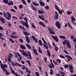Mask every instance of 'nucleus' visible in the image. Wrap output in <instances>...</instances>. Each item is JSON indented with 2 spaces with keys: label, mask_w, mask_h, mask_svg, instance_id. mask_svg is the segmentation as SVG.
<instances>
[{
  "label": "nucleus",
  "mask_w": 76,
  "mask_h": 76,
  "mask_svg": "<svg viewBox=\"0 0 76 76\" xmlns=\"http://www.w3.org/2000/svg\"><path fill=\"white\" fill-rule=\"evenodd\" d=\"M13 54H14V55L15 56V58H18V53L16 52H13Z\"/></svg>",
  "instance_id": "39"
},
{
  "label": "nucleus",
  "mask_w": 76,
  "mask_h": 76,
  "mask_svg": "<svg viewBox=\"0 0 76 76\" xmlns=\"http://www.w3.org/2000/svg\"><path fill=\"white\" fill-rule=\"evenodd\" d=\"M47 53H48V56H49L50 57L51 56V53H50V52L48 50H47Z\"/></svg>",
  "instance_id": "33"
},
{
  "label": "nucleus",
  "mask_w": 76,
  "mask_h": 76,
  "mask_svg": "<svg viewBox=\"0 0 76 76\" xmlns=\"http://www.w3.org/2000/svg\"><path fill=\"white\" fill-rule=\"evenodd\" d=\"M7 25L9 27H11V26H12V24L10 23V22H8Z\"/></svg>",
  "instance_id": "54"
},
{
  "label": "nucleus",
  "mask_w": 76,
  "mask_h": 76,
  "mask_svg": "<svg viewBox=\"0 0 76 76\" xmlns=\"http://www.w3.org/2000/svg\"><path fill=\"white\" fill-rule=\"evenodd\" d=\"M22 2L23 4H25V5H26V3L25 0H22Z\"/></svg>",
  "instance_id": "43"
},
{
  "label": "nucleus",
  "mask_w": 76,
  "mask_h": 76,
  "mask_svg": "<svg viewBox=\"0 0 76 76\" xmlns=\"http://www.w3.org/2000/svg\"><path fill=\"white\" fill-rule=\"evenodd\" d=\"M25 38L26 39V41L27 43H28V44H29V43H30V39H29V37L28 36H26Z\"/></svg>",
  "instance_id": "12"
},
{
  "label": "nucleus",
  "mask_w": 76,
  "mask_h": 76,
  "mask_svg": "<svg viewBox=\"0 0 76 76\" xmlns=\"http://www.w3.org/2000/svg\"><path fill=\"white\" fill-rule=\"evenodd\" d=\"M2 69L4 72H5V73H6V72L7 71V69H6L5 68H2Z\"/></svg>",
  "instance_id": "53"
},
{
  "label": "nucleus",
  "mask_w": 76,
  "mask_h": 76,
  "mask_svg": "<svg viewBox=\"0 0 76 76\" xmlns=\"http://www.w3.org/2000/svg\"><path fill=\"white\" fill-rule=\"evenodd\" d=\"M50 75H53L54 74V73H53V70L50 69Z\"/></svg>",
  "instance_id": "51"
},
{
  "label": "nucleus",
  "mask_w": 76,
  "mask_h": 76,
  "mask_svg": "<svg viewBox=\"0 0 76 76\" xmlns=\"http://www.w3.org/2000/svg\"><path fill=\"white\" fill-rule=\"evenodd\" d=\"M31 38L33 39L36 43H37V42H38V40H37L36 38H35V37L34 36H32Z\"/></svg>",
  "instance_id": "17"
},
{
  "label": "nucleus",
  "mask_w": 76,
  "mask_h": 76,
  "mask_svg": "<svg viewBox=\"0 0 76 76\" xmlns=\"http://www.w3.org/2000/svg\"><path fill=\"white\" fill-rule=\"evenodd\" d=\"M45 9H46L47 10H49L50 7L48 6H46L45 7Z\"/></svg>",
  "instance_id": "57"
},
{
  "label": "nucleus",
  "mask_w": 76,
  "mask_h": 76,
  "mask_svg": "<svg viewBox=\"0 0 76 76\" xmlns=\"http://www.w3.org/2000/svg\"><path fill=\"white\" fill-rule=\"evenodd\" d=\"M19 41L21 43H23V40L22 39H19Z\"/></svg>",
  "instance_id": "52"
},
{
  "label": "nucleus",
  "mask_w": 76,
  "mask_h": 76,
  "mask_svg": "<svg viewBox=\"0 0 76 76\" xmlns=\"http://www.w3.org/2000/svg\"><path fill=\"white\" fill-rule=\"evenodd\" d=\"M20 48L23 50H26V47L22 45H20Z\"/></svg>",
  "instance_id": "23"
},
{
  "label": "nucleus",
  "mask_w": 76,
  "mask_h": 76,
  "mask_svg": "<svg viewBox=\"0 0 76 76\" xmlns=\"http://www.w3.org/2000/svg\"><path fill=\"white\" fill-rule=\"evenodd\" d=\"M39 45H40L41 46H43V44L42 43V41L41 39H40L39 40Z\"/></svg>",
  "instance_id": "24"
},
{
  "label": "nucleus",
  "mask_w": 76,
  "mask_h": 76,
  "mask_svg": "<svg viewBox=\"0 0 76 76\" xmlns=\"http://www.w3.org/2000/svg\"><path fill=\"white\" fill-rule=\"evenodd\" d=\"M5 74L6 75H10V72H9L8 71H7L5 72Z\"/></svg>",
  "instance_id": "38"
},
{
  "label": "nucleus",
  "mask_w": 76,
  "mask_h": 76,
  "mask_svg": "<svg viewBox=\"0 0 76 76\" xmlns=\"http://www.w3.org/2000/svg\"><path fill=\"white\" fill-rule=\"evenodd\" d=\"M3 16H4L5 18H6L7 17V14H6L5 12H3Z\"/></svg>",
  "instance_id": "40"
},
{
  "label": "nucleus",
  "mask_w": 76,
  "mask_h": 76,
  "mask_svg": "<svg viewBox=\"0 0 76 76\" xmlns=\"http://www.w3.org/2000/svg\"><path fill=\"white\" fill-rule=\"evenodd\" d=\"M55 18L56 19H58V16L59 15H58V12H57L55 11Z\"/></svg>",
  "instance_id": "21"
},
{
  "label": "nucleus",
  "mask_w": 76,
  "mask_h": 76,
  "mask_svg": "<svg viewBox=\"0 0 76 76\" xmlns=\"http://www.w3.org/2000/svg\"><path fill=\"white\" fill-rule=\"evenodd\" d=\"M31 26L32 28H34V29H35L36 28V27H35V26L34 25V23H31Z\"/></svg>",
  "instance_id": "42"
},
{
  "label": "nucleus",
  "mask_w": 76,
  "mask_h": 76,
  "mask_svg": "<svg viewBox=\"0 0 76 76\" xmlns=\"http://www.w3.org/2000/svg\"><path fill=\"white\" fill-rule=\"evenodd\" d=\"M0 20L3 23H5V21L4 20V18L1 16H0Z\"/></svg>",
  "instance_id": "14"
},
{
  "label": "nucleus",
  "mask_w": 76,
  "mask_h": 76,
  "mask_svg": "<svg viewBox=\"0 0 76 76\" xmlns=\"http://www.w3.org/2000/svg\"><path fill=\"white\" fill-rule=\"evenodd\" d=\"M31 6L33 10H34V12H36L37 11V9L32 4H31Z\"/></svg>",
  "instance_id": "19"
},
{
  "label": "nucleus",
  "mask_w": 76,
  "mask_h": 76,
  "mask_svg": "<svg viewBox=\"0 0 76 76\" xmlns=\"http://www.w3.org/2000/svg\"><path fill=\"white\" fill-rule=\"evenodd\" d=\"M39 24L40 25H42L43 26V27H45V24H44V23H43V22H42L40 21L39 22Z\"/></svg>",
  "instance_id": "28"
},
{
  "label": "nucleus",
  "mask_w": 76,
  "mask_h": 76,
  "mask_svg": "<svg viewBox=\"0 0 76 76\" xmlns=\"http://www.w3.org/2000/svg\"><path fill=\"white\" fill-rule=\"evenodd\" d=\"M19 51L22 53V55H23V56H25V57H28V53H26V52H25L24 50H19Z\"/></svg>",
  "instance_id": "3"
},
{
  "label": "nucleus",
  "mask_w": 76,
  "mask_h": 76,
  "mask_svg": "<svg viewBox=\"0 0 76 76\" xmlns=\"http://www.w3.org/2000/svg\"><path fill=\"white\" fill-rule=\"evenodd\" d=\"M47 45V42H46V43H45L43 44V46H44V48H45V49H48V46L47 45Z\"/></svg>",
  "instance_id": "20"
},
{
  "label": "nucleus",
  "mask_w": 76,
  "mask_h": 76,
  "mask_svg": "<svg viewBox=\"0 0 76 76\" xmlns=\"http://www.w3.org/2000/svg\"><path fill=\"white\" fill-rule=\"evenodd\" d=\"M10 10L11 11H12L13 12H16V11L14 9H11Z\"/></svg>",
  "instance_id": "63"
},
{
  "label": "nucleus",
  "mask_w": 76,
  "mask_h": 76,
  "mask_svg": "<svg viewBox=\"0 0 76 76\" xmlns=\"http://www.w3.org/2000/svg\"><path fill=\"white\" fill-rule=\"evenodd\" d=\"M26 61L27 63H28V64L30 66H31V62H30V61H29L27 60Z\"/></svg>",
  "instance_id": "55"
},
{
  "label": "nucleus",
  "mask_w": 76,
  "mask_h": 76,
  "mask_svg": "<svg viewBox=\"0 0 76 76\" xmlns=\"http://www.w3.org/2000/svg\"><path fill=\"white\" fill-rule=\"evenodd\" d=\"M69 68L72 70H73L74 69L71 65H69Z\"/></svg>",
  "instance_id": "49"
},
{
  "label": "nucleus",
  "mask_w": 76,
  "mask_h": 76,
  "mask_svg": "<svg viewBox=\"0 0 76 76\" xmlns=\"http://www.w3.org/2000/svg\"><path fill=\"white\" fill-rule=\"evenodd\" d=\"M26 45L27 47L28 48V49H31V46L29 45V44H26Z\"/></svg>",
  "instance_id": "29"
},
{
  "label": "nucleus",
  "mask_w": 76,
  "mask_h": 76,
  "mask_svg": "<svg viewBox=\"0 0 76 76\" xmlns=\"http://www.w3.org/2000/svg\"><path fill=\"white\" fill-rule=\"evenodd\" d=\"M56 61L57 62H58L59 63H61V60L60 59H57Z\"/></svg>",
  "instance_id": "61"
},
{
  "label": "nucleus",
  "mask_w": 76,
  "mask_h": 76,
  "mask_svg": "<svg viewBox=\"0 0 76 76\" xmlns=\"http://www.w3.org/2000/svg\"><path fill=\"white\" fill-rule=\"evenodd\" d=\"M3 2L6 4H7L9 3V1H8V0H3Z\"/></svg>",
  "instance_id": "36"
},
{
  "label": "nucleus",
  "mask_w": 76,
  "mask_h": 76,
  "mask_svg": "<svg viewBox=\"0 0 76 76\" xmlns=\"http://www.w3.org/2000/svg\"><path fill=\"white\" fill-rule=\"evenodd\" d=\"M32 3L34 6H38L39 5V4L36 3L35 2H33Z\"/></svg>",
  "instance_id": "27"
},
{
  "label": "nucleus",
  "mask_w": 76,
  "mask_h": 76,
  "mask_svg": "<svg viewBox=\"0 0 76 76\" xmlns=\"http://www.w3.org/2000/svg\"><path fill=\"white\" fill-rule=\"evenodd\" d=\"M9 40L10 41H11L12 42V43H14L15 42V41H14L12 39L9 38Z\"/></svg>",
  "instance_id": "41"
},
{
  "label": "nucleus",
  "mask_w": 76,
  "mask_h": 76,
  "mask_svg": "<svg viewBox=\"0 0 76 76\" xmlns=\"http://www.w3.org/2000/svg\"><path fill=\"white\" fill-rule=\"evenodd\" d=\"M55 7L56 9L57 10H58V12L59 13V14H60V15H61L62 14V12L61 11V10L60 9H59V8H58V6L56 5V4H55Z\"/></svg>",
  "instance_id": "7"
},
{
  "label": "nucleus",
  "mask_w": 76,
  "mask_h": 76,
  "mask_svg": "<svg viewBox=\"0 0 76 76\" xmlns=\"http://www.w3.org/2000/svg\"><path fill=\"white\" fill-rule=\"evenodd\" d=\"M71 22H72V21H75V20H75V18L73 16H71Z\"/></svg>",
  "instance_id": "35"
},
{
  "label": "nucleus",
  "mask_w": 76,
  "mask_h": 76,
  "mask_svg": "<svg viewBox=\"0 0 76 76\" xmlns=\"http://www.w3.org/2000/svg\"><path fill=\"white\" fill-rule=\"evenodd\" d=\"M27 53H28V56L29 57H28V59H30V60H31L32 59V57H31V54L30 52L28 51Z\"/></svg>",
  "instance_id": "16"
},
{
  "label": "nucleus",
  "mask_w": 76,
  "mask_h": 76,
  "mask_svg": "<svg viewBox=\"0 0 76 76\" xmlns=\"http://www.w3.org/2000/svg\"><path fill=\"white\" fill-rule=\"evenodd\" d=\"M13 58V55L11 53H10L8 56V57L7 58L8 62L10 63L12 59Z\"/></svg>",
  "instance_id": "2"
},
{
  "label": "nucleus",
  "mask_w": 76,
  "mask_h": 76,
  "mask_svg": "<svg viewBox=\"0 0 76 76\" xmlns=\"http://www.w3.org/2000/svg\"><path fill=\"white\" fill-rule=\"evenodd\" d=\"M49 33L51 34H52V35H53V34H55V32H54V31H49Z\"/></svg>",
  "instance_id": "50"
},
{
  "label": "nucleus",
  "mask_w": 76,
  "mask_h": 76,
  "mask_svg": "<svg viewBox=\"0 0 76 76\" xmlns=\"http://www.w3.org/2000/svg\"><path fill=\"white\" fill-rule=\"evenodd\" d=\"M66 12L69 15H71L72 13V12L71 11H67Z\"/></svg>",
  "instance_id": "44"
},
{
  "label": "nucleus",
  "mask_w": 76,
  "mask_h": 76,
  "mask_svg": "<svg viewBox=\"0 0 76 76\" xmlns=\"http://www.w3.org/2000/svg\"><path fill=\"white\" fill-rule=\"evenodd\" d=\"M10 69L12 73V74H16L14 70H13V68L12 67L10 66Z\"/></svg>",
  "instance_id": "25"
},
{
  "label": "nucleus",
  "mask_w": 76,
  "mask_h": 76,
  "mask_svg": "<svg viewBox=\"0 0 76 76\" xmlns=\"http://www.w3.org/2000/svg\"><path fill=\"white\" fill-rule=\"evenodd\" d=\"M52 37L54 39V40H55L56 42H58V37H57V36H54L53 35H52Z\"/></svg>",
  "instance_id": "10"
},
{
  "label": "nucleus",
  "mask_w": 76,
  "mask_h": 76,
  "mask_svg": "<svg viewBox=\"0 0 76 76\" xmlns=\"http://www.w3.org/2000/svg\"><path fill=\"white\" fill-rule=\"evenodd\" d=\"M6 14L7 15V17H6V18L8 20H9L11 18V14H10L9 12H7Z\"/></svg>",
  "instance_id": "6"
},
{
  "label": "nucleus",
  "mask_w": 76,
  "mask_h": 76,
  "mask_svg": "<svg viewBox=\"0 0 76 76\" xmlns=\"http://www.w3.org/2000/svg\"><path fill=\"white\" fill-rule=\"evenodd\" d=\"M50 61L51 65V64H49V65H48V66L49 68H50L51 69H53V68H54V64L52 62V60H50Z\"/></svg>",
  "instance_id": "4"
},
{
  "label": "nucleus",
  "mask_w": 76,
  "mask_h": 76,
  "mask_svg": "<svg viewBox=\"0 0 76 76\" xmlns=\"http://www.w3.org/2000/svg\"><path fill=\"white\" fill-rule=\"evenodd\" d=\"M38 51L39 53L41 54H42V50H41V48L40 47H39Z\"/></svg>",
  "instance_id": "37"
},
{
  "label": "nucleus",
  "mask_w": 76,
  "mask_h": 76,
  "mask_svg": "<svg viewBox=\"0 0 76 76\" xmlns=\"http://www.w3.org/2000/svg\"><path fill=\"white\" fill-rule=\"evenodd\" d=\"M35 73L37 76H39V74L38 72H35Z\"/></svg>",
  "instance_id": "64"
},
{
  "label": "nucleus",
  "mask_w": 76,
  "mask_h": 76,
  "mask_svg": "<svg viewBox=\"0 0 76 76\" xmlns=\"http://www.w3.org/2000/svg\"><path fill=\"white\" fill-rule=\"evenodd\" d=\"M1 61H0V64H1V69H3V68H5V67L7 68V66L6 64H4L3 65L2 64H1Z\"/></svg>",
  "instance_id": "8"
},
{
  "label": "nucleus",
  "mask_w": 76,
  "mask_h": 76,
  "mask_svg": "<svg viewBox=\"0 0 76 76\" xmlns=\"http://www.w3.org/2000/svg\"><path fill=\"white\" fill-rule=\"evenodd\" d=\"M19 28H20V29H22L23 31H26V29H25V27L23 26L20 25L19 26Z\"/></svg>",
  "instance_id": "15"
},
{
  "label": "nucleus",
  "mask_w": 76,
  "mask_h": 76,
  "mask_svg": "<svg viewBox=\"0 0 76 76\" xmlns=\"http://www.w3.org/2000/svg\"><path fill=\"white\" fill-rule=\"evenodd\" d=\"M68 25L69 26V27H70L71 28H72V26H71L70 24V23H69L68 22Z\"/></svg>",
  "instance_id": "60"
},
{
  "label": "nucleus",
  "mask_w": 76,
  "mask_h": 76,
  "mask_svg": "<svg viewBox=\"0 0 76 76\" xmlns=\"http://www.w3.org/2000/svg\"><path fill=\"white\" fill-rule=\"evenodd\" d=\"M0 39H1V41H4V38L2 37H0Z\"/></svg>",
  "instance_id": "62"
},
{
  "label": "nucleus",
  "mask_w": 76,
  "mask_h": 76,
  "mask_svg": "<svg viewBox=\"0 0 76 76\" xmlns=\"http://www.w3.org/2000/svg\"><path fill=\"white\" fill-rule=\"evenodd\" d=\"M8 6H13V2L12 1H10L8 3Z\"/></svg>",
  "instance_id": "22"
},
{
  "label": "nucleus",
  "mask_w": 76,
  "mask_h": 76,
  "mask_svg": "<svg viewBox=\"0 0 76 76\" xmlns=\"http://www.w3.org/2000/svg\"><path fill=\"white\" fill-rule=\"evenodd\" d=\"M26 72H27V73H28L29 74L31 73V72L30 71H28V68H27L26 69Z\"/></svg>",
  "instance_id": "48"
},
{
  "label": "nucleus",
  "mask_w": 76,
  "mask_h": 76,
  "mask_svg": "<svg viewBox=\"0 0 76 76\" xmlns=\"http://www.w3.org/2000/svg\"><path fill=\"white\" fill-rule=\"evenodd\" d=\"M38 12L39 14H43V13H44V11H41L40 10H38Z\"/></svg>",
  "instance_id": "32"
},
{
  "label": "nucleus",
  "mask_w": 76,
  "mask_h": 76,
  "mask_svg": "<svg viewBox=\"0 0 76 76\" xmlns=\"http://www.w3.org/2000/svg\"><path fill=\"white\" fill-rule=\"evenodd\" d=\"M59 72L60 73L61 75H65V73L61 71H59Z\"/></svg>",
  "instance_id": "45"
},
{
  "label": "nucleus",
  "mask_w": 76,
  "mask_h": 76,
  "mask_svg": "<svg viewBox=\"0 0 76 76\" xmlns=\"http://www.w3.org/2000/svg\"><path fill=\"white\" fill-rule=\"evenodd\" d=\"M66 44L68 48H69L70 49L71 48V45H70V42H69V41L67 40L66 42Z\"/></svg>",
  "instance_id": "11"
},
{
  "label": "nucleus",
  "mask_w": 76,
  "mask_h": 76,
  "mask_svg": "<svg viewBox=\"0 0 76 76\" xmlns=\"http://www.w3.org/2000/svg\"><path fill=\"white\" fill-rule=\"evenodd\" d=\"M34 47H35V46H33V50L34 52V53L35 54H36L37 56H38V53H37V50H36V49H34Z\"/></svg>",
  "instance_id": "13"
},
{
  "label": "nucleus",
  "mask_w": 76,
  "mask_h": 76,
  "mask_svg": "<svg viewBox=\"0 0 76 76\" xmlns=\"http://www.w3.org/2000/svg\"><path fill=\"white\" fill-rule=\"evenodd\" d=\"M60 38H63V39H66V37L63 36H60Z\"/></svg>",
  "instance_id": "47"
},
{
  "label": "nucleus",
  "mask_w": 76,
  "mask_h": 76,
  "mask_svg": "<svg viewBox=\"0 0 76 76\" xmlns=\"http://www.w3.org/2000/svg\"><path fill=\"white\" fill-rule=\"evenodd\" d=\"M65 57H66V58H70L71 60H73V58L70 56L66 55Z\"/></svg>",
  "instance_id": "31"
},
{
  "label": "nucleus",
  "mask_w": 76,
  "mask_h": 76,
  "mask_svg": "<svg viewBox=\"0 0 76 76\" xmlns=\"http://www.w3.org/2000/svg\"><path fill=\"white\" fill-rule=\"evenodd\" d=\"M24 20H25L26 22L24 23V21H20L23 26H25L27 28H29V24L28 23V19L26 18H24Z\"/></svg>",
  "instance_id": "1"
},
{
  "label": "nucleus",
  "mask_w": 76,
  "mask_h": 76,
  "mask_svg": "<svg viewBox=\"0 0 76 76\" xmlns=\"http://www.w3.org/2000/svg\"><path fill=\"white\" fill-rule=\"evenodd\" d=\"M18 36H15L14 35H11L10 36V37L11 38H14V39H16L18 37Z\"/></svg>",
  "instance_id": "26"
},
{
  "label": "nucleus",
  "mask_w": 76,
  "mask_h": 76,
  "mask_svg": "<svg viewBox=\"0 0 76 76\" xmlns=\"http://www.w3.org/2000/svg\"><path fill=\"white\" fill-rule=\"evenodd\" d=\"M11 63L13 66H16V65L18 66L19 67H20V66H21V65H20L17 62L15 63H14V62L11 61Z\"/></svg>",
  "instance_id": "5"
},
{
  "label": "nucleus",
  "mask_w": 76,
  "mask_h": 76,
  "mask_svg": "<svg viewBox=\"0 0 76 76\" xmlns=\"http://www.w3.org/2000/svg\"><path fill=\"white\" fill-rule=\"evenodd\" d=\"M55 25L58 28V29H60V28H61V26H60V23H59V22L57 21L55 23Z\"/></svg>",
  "instance_id": "9"
},
{
  "label": "nucleus",
  "mask_w": 76,
  "mask_h": 76,
  "mask_svg": "<svg viewBox=\"0 0 76 76\" xmlns=\"http://www.w3.org/2000/svg\"><path fill=\"white\" fill-rule=\"evenodd\" d=\"M67 40H64V42H62V44H63V45H66V44L67 43Z\"/></svg>",
  "instance_id": "34"
},
{
  "label": "nucleus",
  "mask_w": 76,
  "mask_h": 76,
  "mask_svg": "<svg viewBox=\"0 0 76 76\" xmlns=\"http://www.w3.org/2000/svg\"><path fill=\"white\" fill-rule=\"evenodd\" d=\"M39 3L41 6H45V3L41 1H39Z\"/></svg>",
  "instance_id": "18"
},
{
  "label": "nucleus",
  "mask_w": 76,
  "mask_h": 76,
  "mask_svg": "<svg viewBox=\"0 0 76 76\" xmlns=\"http://www.w3.org/2000/svg\"><path fill=\"white\" fill-rule=\"evenodd\" d=\"M23 32L24 33V35H26V36H28V35H29L30 34L29 33H28L26 31H23Z\"/></svg>",
  "instance_id": "30"
},
{
  "label": "nucleus",
  "mask_w": 76,
  "mask_h": 76,
  "mask_svg": "<svg viewBox=\"0 0 76 76\" xmlns=\"http://www.w3.org/2000/svg\"><path fill=\"white\" fill-rule=\"evenodd\" d=\"M44 59L45 62H47V58L45 57L44 58Z\"/></svg>",
  "instance_id": "58"
},
{
  "label": "nucleus",
  "mask_w": 76,
  "mask_h": 76,
  "mask_svg": "<svg viewBox=\"0 0 76 76\" xmlns=\"http://www.w3.org/2000/svg\"><path fill=\"white\" fill-rule=\"evenodd\" d=\"M55 50L56 51H58V47L57 46L55 47Z\"/></svg>",
  "instance_id": "46"
},
{
  "label": "nucleus",
  "mask_w": 76,
  "mask_h": 76,
  "mask_svg": "<svg viewBox=\"0 0 76 76\" xmlns=\"http://www.w3.org/2000/svg\"><path fill=\"white\" fill-rule=\"evenodd\" d=\"M60 57L61 58H65V57L61 55H59Z\"/></svg>",
  "instance_id": "56"
},
{
  "label": "nucleus",
  "mask_w": 76,
  "mask_h": 76,
  "mask_svg": "<svg viewBox=\"0 0 76 76\" xmlns=\"http://www.w3.org/2000/svg\"><path fill=\"white\" fill-rule=\"evenodd\" d=\"M19 7L20 9H22L23 8V5H19Z\"/></svg>",
  "instance_id": "59"
}]
</instances>
